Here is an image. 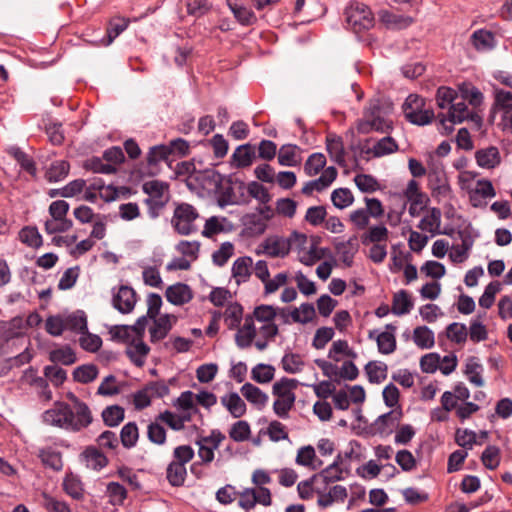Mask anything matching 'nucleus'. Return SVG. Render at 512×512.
Masks as SVG:
<instances>
[{
	"label": "nucleus",
	"mask_w": 512,
	"mask_h": 512,
	"mask_svg": "<svg viewBox=\"0 0 512 512\" xmlns=\"http://www.w3.org/2000/svg\"><path fill=\"white\" fill-rule=\"evenodd\" d=\"M393 121L388 109L383 108L379 101H373L365 110L363 118L357 124V130L361 134L371 131L386 133L392 129Z\"/></svg>",
	"instance_id": "f257e3e1"
},
{
	"label": "nucleus",
	"mask_w": 512,
	"mask_h": 512,
	"mask_svg": "<svg viewBox=\"0 0 512 512\" xmlns=\"http://www.w3.org/2000/svg\"><path fill=\"white\" fill-rule=\"evenodd\" d=\"M297 386L298 381L296 379L286 377L273 384L272 393L276 397L273 403V411L279 418L287 419L289 417V412L296 400L294 390Z\"/></svg>",
	"instance_id": "f03ea898"
},
{
	"label": "nucleus",
	"mask_w": 512,
	"mask_h": 512,
	"mask_svg": "<svg viewBox=\"0 0 512 512\" xmlns=\"http://www.w3.org/2000/svg\"><path fill=\"white\" fill-rule=\"evenodd\" d=\"M67 398L70 401V404H68L70 415L67 416L68 431L79 432L92 423L93 416L91 410L85 402L81 401L73 393H68Z\"/></svg>",
	"instance_id": "7ed1b4c3"
},
{
	"label": "nucleus",
	"mask_w": 512,
	"mask_h": 512,
	"mask_svg": "<svg viewBox=\"0 0 512 512\" xmlns=\"http://www.w3.org/2000/svg\"><path fill=\"white\" fill-rule=\"evenodd\" d=\"M347 26L355 32L370 29L374 24V15L370 8L361 2L351 1L344 11Z\"/></svg>",
	"instance_id": "20e7f679"
},
{
	"label": "nucleus",
	"mask_w": 512,
	"mask_h": 512,
	"mask_svg": "<svg viewBox=\"0 0 512 512\" xmlns=\"http://www.w3.org/2000/svg\"><path fill=\"white\" fill-rule=\"evenodd\" d=\"M198 217L199 214L192 205L182 203L175 208L171 223L178 234L187 236L197 231L195 222Z\"/></svg>",
	"instance_id": "39448f33"
},
{
	"label": "nucleus",
	"mask_w": 512,
	"mask_h": 512,
	"mask_svg": "<svg viewBox=\"0 0 512 512\" xmlns=\"http://www.w3.org/2000/svg\"><path fill=\"white\" fill-rule=\"evenodd\" d=\"M424 99L416 94H410L403 103L402 109L405 118L412 124L426 125L434 117L433 111L424 109Z\"/></svg>",
	"instance_id": "423d86ee"
},
{
	"label": "nucleus",
	"mask_w": 512,
	"mask_h": 512,
	"mask_svg": "<svg viewBox=\"0 0 512 512\" xmlns=\"http://www.w3.org/2000/svg\"><path fill=\"white\" fill-rule=\"evenodd\" d=\"M397 141L391 136H384L380 139L369 138L360 144V153L368 158H380L398 151Z\"/></svg>",
	"instance_id": "0eeeda50"
},
{
	"label": "nucleus",
	"mask_w": 512,
	"mask_h": 512,
	"mask_svg": "<svg viewBox=\"0 0 512 512\" xmlns=\"http://www.w3.org/2000/svg\"><path fill=\"white\" fill-rule=\"evenodd\" d=\"M257 255H266L271 258H284L290 252L287 237L273 235L267 237L255 250Z\"/></svg>",
	"instance_id": "6e6552de"
},
{
	"label": "nucleus",
	"mask_w": 512,
	"mask_h": 512,
	"mask_svg": "<svg viewBox=\"0 0 512 512\" xmlns=\"http://www.w3.org/2000/svg\"><path fill=\"white\" fill-rule=\"evenodd\" d=\"M470 111L471 110L468 108L465 101L451 104L448 117L444 116L443 114L438 115L440 125L442 126L444 132L446 134L451 133L454 129V124L465 121Z\"/></svg>",
	"instance_id": "1a4fd4ad"
},
{
	"label": "nucleus",
	"mask_w": 512,
	"mask_h": 512,
	"mask_svg": "<svg viewBox=\"0 0 512 512\" xmlns=\"http://www.w3.org/2000/svg\"><path fill=\"white\" fill-rule=\"evenodd\" d=\"M137 302L135 290L127 285H121L117 291L113 289L112 305L122 314L133 311Z\"/></svg>",
	"instance_id": "9d476101"
},
{
	"label": "nucleus",
	"mask_w": 512,
	"mask_h": 512,
	"mask_svg": "<svg viewBox=\"0 0 512 512\" xmlns=\"http://www.w3.org/2000/svg\"><path fill=\"white\" fill-rule=\"evenodd\" d=\"M401 418V410H391L380 415L371 426L373 433L381 437L391 435L398 428Z\"/></svg>",
	"instance_id": "9b49d317"
},
{
	"label": "nucleus",
	"mask_w": 512,
	"mask_h": 512,
	"mask_svg": "<svg viewBox=\"0 0 512 512\" xmlns=\"http://www.w3.org/2000/svg\"><path fill=\"white\" fill-rule=\"evenodd\" d=\"M496 196L495 188L488 179H479L474 189L469 191V200L473 207L478 208L486 205V199Z\"/></svg>",
	"instance_id": "f8f14e48"
},
{
	"label": "nucleus",
	"mask_w": 512,
	"mask_h": 512,
	"mask_svg": "<svg viewBox=\"0 0 512 512\" xmlns=\"http://www.w3.org/2000/svg\"><path fill=\"white\" fill-rule=\"evenodd\" d=\"M385 328L386 331L381 332L376 336V331H370L369 338L376 340L378 351L381 354L389 355L396 350V338L394 335L396 327L393 324H387Z\"/></svg>",
	"instance_id": "ddd939ff"
},
{
	"label": "nucleus",
	"mask_w": 512,
	"mask_h": 512,
	"mask_svg": "<svg viewBox=\"0 0 512 512\" xmlns=\"http://www.w3.org/2000/svg\"><path fill=\"white\" fill-rule=\"evenodd\" d=\"M337 177V170L335 167H327L321 176L315 180L308 181L302 188L301 192L304 195H311L314 191L321 192L327 189Z\"/></svg>",
	"instance_id": "4468645a"
},
{
	"label": "nucleus",
	"mask_w": 512,
	"mask_h": 512,
	"mask_svg": "<svg viewBox=\"0 0 512 512\" xmlns=\"http://www.w3.org/2000/svg\"><path fill=\"white\" fill-rule=\"evenodd\" d=\"M70 415L68 411V404L58 402L53 408L47 410L43 414V421L46 424L56 426L68 431V418Z\"/></svg>",
	"instance_id": "2eb2a0df"
},
{
	"label": "nucleus",
	"mask_w": 512,
	"mask_h": 512,
	"mask_svg": "<svg viewBox=\"0 0 512 512\" xmlns=\"http://www.w3.org/2000/svg\"><path fill=\"white\" fill-rule=\"evenodd\" d=\"M165 297L173 305L181 306L192 300L193 291L189 285L179 282L167 287Z\"/></svg>",
	"instance_id": "dca6fc26"
},
{
	"label": "nucleus",
	"mask_w": 512,
	"mask_h": 512,
	"mask_svg": "<svg viewBox=\"0 0 512 512\" xmlns=\"http://www.w3.org/2000/svg\"><path fill=\"white\" fill-rule=\"evenodd\" d=\"M476 163L484 169H494L501 163L500 151L496 146H489L476 151Z\"/></svg>",
	"instance_id": "f3484780"
},
{
	"label": "nucleus",
	"mask_w": 512,
	"mask_h": 512,
	"mask_svg": "<svg viewBox=\"0 0 512 512\" xmlns=\"http://www.w3.org/2000/svg\"><path fill=\"white\" fill-rule=\"evenodd\" d=\"M256 333L257 329L255 327L253 317L246 316L243 326L238 329L235 335V343L238 348L246 349L250 347L256 337Z\"/></svg>",
	"instance_id": "a211bd4d"
},
{
	"label": "nucleus",
	"mask_w": 512,
	"mask_h": 512,
	"mask_svg": "<svg viewBox=\"0 0 512 512\" xmlns=\"http://www.w3.org/2000/svg\"><path fill=\"white\" fill-rule=\"evenodd\" d=\"M226 4L242 26H251L257 22L255 13L240 3V0H226Z\"/></svg>",
	"instance_id": "6ab92c4d"
},
{
	"label": "nucleus",
	"mask_w": 512,
	"mask_h": 512,
	"mask_svg": "<svg viewBox=\"0 0 512 512\" xmlns=\"http://www.w3.org/2000/svg\"><path fill=\"white\" fill-rule=\"evenodd\" d=\"M326 149L330 158L342 167H347L346 153L342 138L336 135H328L326 138Z\"/></svg>",
	"instance_id": "aec40b11"
},
{
	"label": "nucleus",
	"mask_w": 512,
	"mask_h": 512,
	"mask_svg": "<svg viewBox=\"0 0 512 512\" xmlns=\"http://www.w3.org/2000/svg\"><path fill=\"white\" fill-rule=\"evenodd\" d=\"M441 210L436 207H432L428 210V213L420 220L418 228L422 231L431 233L432 235L441 234Z\"/></svg>",
	"instance_id": "412c9836"
},
{
	"label": "nucleus",
	"mask_w": 512,
	"mask_h": 512,
	"mask_svg": "<svg viewBox=\"0 0 512 512\" xmlns=\"http://www.w3.org/2000/svg\"><path fill=\"white\" fill-rule=\"evenodd\" d=\"M255 148L249 143L238 146L231 156L233 165L237 168L249 167L255 159Z\"/></svg>",
	"instance_id": "4be33fe9"
},
{
	"label": "nucleus",
	"mask_w": 512,
	"mask_h": 512,
	"mask_svg": "<svg viewBox=\"0 0 512 512\" xmlns=\"http://www.w3.org/2000/svg\"><path fill=\"white\" fill-rule=\"evenodd\" d=\"M471 43L477 51H489L496 46L495 36L485 29H478L471 35Z\"/></svg>",
	"instance_id": "5701e85b"
},
{
	"label": "nucleus",
	"mask_w": 512,
	"mask_h": 512,
	"mask_svg": "<svg viewBox=\"0 0 512 512\" xmlns=\"http://www.w3.org/2000/svg\"><path fill=\"white\" fill-rule=\"evenodd\" d=\"M300 148L297 145H282L278 152V162L282 166L294 167L301 162Z\"/></svg>",
	"instance_id": "b1692460"
},
{
	"label": "nucleus",
	"mask_w": 512,
	"mask_h": 512,
	"mask_svg": "<svg viewBox=\"0 0 512 512\" xmlns=\"http://www.w3.org/2000/svg\"><path fill=\"white\" fill-rule=\"evenodd\" d=\"M150 348L142 341L141 338L130 343L126 349V354L133 364L137 367H142L145 363L146 357Z\"/></svg>",
	"instance_id": "393cba45"
},
{
	"label": "nucleus",
	"mask_w": 512,
	"mask_h": 512,
	"mask_svg": "<svg viewBox=\"0 0 512 512\" xmlns=\"http://www.w3.org/2000/svg\"><path fill=\"white\" fill-rule=\"evenodd\" d=\"M253 260L249 256L237 258L232 265V276L237 284L248 281L251 275Z\"/></svg>",
	"instance_id": "a878e982"
},
{
	"label": "nucleus",
	"mask_w": 512,
	"mask_h": 512,
	"mask_svg": "<svg viewBox=\"0 0 512 512\" xmlns=\"http://www.w3.org/2000/svg\"><path fill=\"white\" fill-rule=\"evenodd\" d=\"M220 401L234 418H240L246 413V404L236 392L222 396Z\"/></svg>",
	"instance_id": "bb28decb"
},
{
	"label": "nucleus",
	"mask_w": 512,
	"mask_h": 512,
	"mask_svg": "<svg viewBox=\"0 0 512 512\" xmlns=\"http://www.w3.org/2000/svg\"><path fill=\"white\" fill-rule=\"evenodd\" d=\"M240 391L248 402L257 406L259 409L263 408L268 402V395L251 383H245Z\"/></svg>",
	"instance_id": "cd10ccee"
},
{
	"label": "nucleus",
	"mask_w": 512,
	"mask_h": 512,
	"mask_svg": "<svg viewBox=\"0 0 512 512\" xmlns=\"http://www.w3.org/2000/svg\"><path fill=\"white\" fill-rule=\"evenodd\" d=\"M295 461L298 465L308 467L312 470L319 469L323 464V462L316 457L315 449L310 445L301 447L298 450Z\"/></svg>",
	"instance_id": "c85d7f7f"
},
{
	"label": "nucleus",
	"mask_w": 512,
	"mask_h": 512,
	"mask_svg": "<svg viewBox=\"0 0 512 512\" xmlns=\"http://www.w3.org/2000/svg\"><path fill=\"white\" fill-rule=\"evenodd\" d=\"M70 170L69 162L65 160H57L51 163L45 172V178L50 183L60 182L64 180Z\"/></svg>",
	"instance_id": "c756f323"
},
{
	"label": "nucleus",
	"mask_w": 512,
	"mask_h": 512,
	"mask_svg": "<svg viewBox=\"0 0 512 512\" xmlns=\"http://www.w3.org/2000/svg\"><path fill=\"white\" fill-rule=\"evenodd\" d=\"M413 308V302L405 290H400L395 293L392 301L391 312L397 316H402L410 313Z\"/></svg>",
	"instance_id": "7c9ffc66"
},
{
	"label": "nucleus",
	"mask_w": 512,
	"mask_h": 512,
	"mask_svg": "<svg viewBox=\"0 0 512 512\" xmlns=\"http://www.w3.org/2000/svg\"><path fill=\"white\" fill-rule=\"evenodd\" d=\"M281 366L286 373H300L305 366L303 357L298 353L285 352L281 359Z\"/></svg>",
	"instance_id": "2f4dec72"
},
{
	"label": "nucleus",
	"mask_w": 512,
	"mask_h": 512,
	"mask_svg": "<svg viewBox=\"0 0 512 512\" xmlns=\"http://www.w3.org/2000/svg\"><path fill=\"white\" fill-rule=\"evenodd\" d=\"M154 325L150 328L151 342H157L164 339L171 329L170 316L168 314L155 318Z\"/></svg>",
	"instance_id": "473e14b6"
},
{
	"label": "nucleus",
	"mask_w": 512,
	"mask_h": 512,
	"mask_svg": "<svg viewBox=\"0 0 512 512\" xmlns=\"http://www.w3.org/2000/svg\"><path fill=\"white\" fill-rule=\"evenodd\" d=\"M64 321L66 330L79 334L87 332V317L84 311L77 310L65 317Z\"/></svg>",
	"instance_id": "72a5a7b5"
},
{
	"label": "nucleus",
	"mask_w": 512,
	"mask_h": 512,
	"mask_svg": "<svg viewBox=\"0 0 512 512\" xmlns=\"http://www.w3.org/2000/svg\"><path fill=\"white\" fill-rule=\"evenodd\" d=\"M186 476V466L182 463L172 461L166 469V478L174 487L182 486L185 482Z\"/></svg>",
	"instance_id": "f704fd0d"
},
{
	"label": "nucleus",
	"mask_w": 512,
	"mask_h": 512,
	"mask_svg": "<svg viewBox=\"0 0 512 512\" xmlns=\"http://www.w3.org/2000/svg\"><path fill=\"white\" fill-rule=\"evenodd\" d=\"M413 341L421 349H430L435 343L434 333L427 326H418L413 331Z\"/></svg>",
	"instance_id": "c9c22d12"
},
{
	"label": "nucleus",
	"mask_w": 512,
	"mask_h": 512,
	"mask_svg": "<svg viewBox=\"0 0 512 512\" xmlns=\"http://www.w3.org/2000/svg\"><path fill=\"white\" fill-rule=\"evenodd\" d=\"M157 421L167 424L171 429L180 431L184 428L185 422L190 421L189 415H177L171 411H164L156 417Z\"/></svg>",
	"instance_id": "e433bc0d"
},
{
	"label": "nucleus",
	"mask_w": 512,
	"mask_h": 512,
	"mask_svg": "<svg viewBox=\"0 0 512 512\" xmlns=\"http://www.w3.org/2000/svg\"><path fill=\"white\" fill-rule=\"evenodd\" d=\"M31 359H32V355L29 352L28 348H26L23 352H21L20 354H18L15 357L2 359L1 360L0 377L8 374V372L13 367H20V366L30 362Z\"/></svg>",
	"instance_id": "4c0bfd02"
},
{
	"label": "nucleus",
	"mask_w": 512,
	"mask_h": 512,
	"mask_svg": "<svg viewBox=\"0 0 512 512\" xmlns=\"http://www.w3.org/2000/svg\"><path fill=\"white\" fill-rule=\"evenodd\" d=\"M381 20L388 27L393 29H404L414 22L413 18L410 16L394 14L388 11H383L381 13Z\"/></svg>",
	"instance_id": "58836bf2"
},
{
	"label": "nucleus",
	"mask_w": 512,
	"mask_h": 512,
	"mask_svg": "<svg viewBox=\"0 0 512 512\" xmlns=\"http://www.w3.org/2000/svg\"><path fill=\"white\" fill-rule=\"evenodd\" d=\"M128 27V20L125 18H113L107 27L106 39L102 40L105 46L110 45Z\"/></svg>",
	"instance_id": "ea45409f"
},
{
	"label": "nucleus",
	"mask_w": 512,
	"mask_h": 512,
	"mask_svg": "<svg viewBox=\"0 0 512 512\" xmlns=\"http://www.w3.org/2000/svg\"><path fill=\"white\" fill-rule=\"evenodd\" d=\"M494 103L493 108L500 112L512 108V92L493 85Z\"/></svg>",
	"instance_id": "a19ab883"
},
{
	"label": "nucleus",
	"mask_w": 512,
	"mask_h": 512,
	"mask_svg": "<svg viewBox=\"0 0 512 512\" xmlns=\"http://www.w3.org/2000/svg\"><path fill=\"white\" fill-rule=\"evenodd\" d=\"M455 442L464 449H472L474 445H482V441H478L477 433L467 428L456 430Z\"/></svg>",
	"instance_id": "79ce46f5"
},
{
	"label": "nucleus",
	"mask_w": 512,
	"mask_h": 512,
	"mask_svg": "<svg viewBox=\"0 0 512 512\" xmlns=\"http://www.w3.org/2000/svg\"><path fill=\"white\" fill-rule=\"evenodd\" d=\"M482 365L479 363L478 358L470 357L467 359L465 366V374L467 375L469 381L475 384L478 387L484 385V381L481 375Z\"/></svg>",
	"instance_id": "37998d69"
},
{
	"label": "nucleus",
	"mask_w": 512,
	"mask_h": 512,
	"mask_svg": "<svg viewBox=\"0 0 512 512\" xmlns=\"http://www.w3.org/2000/svg\"><path fill=\"white\" fill-rule=\"evenodd\" d=\"M49 359L53 363H61L63 365H72L77 360L75 352L69 346L50 351Z\"/></svg>",
	"instance_id": "c03bdc74"
},
{
	"label": "nucleus",
	"mask_w": 512,
	"mask_h": 512,
	"mask_svg": "<svg viewBox=\"0 0 512 512\" xmlns=\"http://www.w3.org/2000/svg\"><path fill=\"white\" fill-rule=\"evenodd\" d=\"M84 168L94 173H101L106 175L114 174L117 171V168L112 164H108L103 159V157H92L90 159H87L84 163Z\"/></svg>",
	"instance_id": "a18cd8bd"
},
{
	"label": "nucleus",
	"mask_w": 512,
	"mask_h": 512,
	"mask_svg": "<svg viewBox=\"0 0 512 512\" xmlns=\"http://www.w3.org/2000/svg\"><path fill=\"white\" fill-rule=\"evenodd\" d=\"M340 354L353 359L357 357L356 352L349 347V344L346 340L334 341L330 347L328 357L335 362H339L341 360L339 357Z\"/></svg>",
	"instance_id": "49530a36"
},
{
	"label": "nucleus",
	"mask_w": 512,
	"mask_h": 512,
	"mask_svg": "<svg viewBox=\"0 0 512 512\" xmlns=\"http://www.w3.org/2000/svg\"><path fill=\"white\" fill-rule=\"evenodd\" d=\"M64 491L73 499L80 500L83 498V487L80 479L73 475H67L63 481Z\"/></svg>",
	"instance_id": "de8ad7c7"
},
{
	"label": "nucleus",
	"mask_w": 512,
	"mask_h": 512,
	"mask_svg": "<svg viewBox=\"0 0 512 512\" xmlns=\"http://www.w3.org/2000/svg\"><path fill=\"white\" fill-rule=\"evenodd\" d=\"M315 314L316 311L313 304L303 303L299 308H295L291 312V318L296 323L306 324L314 319Z\"/></svg>",
	"instance_id": "09e8293b"
},
{
	"label": "nucleus",
	"mask_w": 512,
	"mask_h": 512,
	"mask_svg": "<svg viewBox=\"0 0 512 512\" xmlns=\"http://www.w3.org/2000/svg\"><path fill=\"white\" fill-rule=\"evenodd\" d=\"M138 437V427L134 422H129L122 427L120 432V439L124 447H134L137 443Z\"/></svg>",
	"instance_id": "8fccbe9b"
},
{
	"label": "nucleus",
	"mask_w": 512,
	"mask_h": 512,
	"mask_svg": "<svg viewBox=\"0 0 512 512\" xmlns=\"http://www.w3.org/2000/svg\"><path fill=\"white\" fill-rule=\"evenodd\" d=\"M250 435V425L244 420L235 422L229 430V437L235 442L247 441L250 438Z\"/></svg>",
	"instance_id": "3c124183"
},
{
	"label": "nucleus",
	"mask_w": 512,
	"mask_h": 512,
	"mask_svg": "<svg viewBox=\"0 0 512 512\" xmlns=\"http://www.w3.org/2000/svg\"><path fill=\"white\" fill-rule=\"evenodd\" d=\"M326 165V158L322 153L311 154L304 164V171L308 176L317 175Z\"/></svg>",
	"instance_id": "603ef678"
},
{
	"label": "nucleus",
	"mask_w": 512,
	"mask_h": 512,
	"mask_svg": "<svg viewBox=\"0 0 512 512\" xmlns=\"http://www.w3.org/2000/svg\"><path fill=\"white\" fill-rule=\"evenodd\" d=\"M98 375V369L93 364H87L77 367L73 371V378L75 381L80 383H90L96 379Z\"/></svg>",
	"instance_id": "864d4df0"
},
{
	"label": "nucleus",
	"mask_w": 512,
	"mask_h": 512,
	"mask_svg": "<svg viewBox=\"0 0 512 512\" xmlns=\"http://www.w3.org/2000/svg\"><path fill=\"white\" fill-rule=\"evenodd\" d=\"M500 449L494 445H488L482 452L481 461L489 470H495L500 464Z\"/></svg>",
	"instance_id": "5fc2aeb1"
},
{
	"label": "nucleus",
	"mask_w": 512,
	"mask_h": 512,
	"mask_svg": "<svg viewBox=\"0 0 512 512\" xmlns=\"http://www.w3.org/2000/svg\"><path fill=\"white\" fill-rule=\"evenodd\" d=\"M275 369L269 364H257L252 368V379L258 383H269L274 378Z\"/></svg>",
	"instance_id": "6e6d98bb"
},
{
	"label": "nucleus",
	"mask_w": 512,
	"mask_h": 512,
	"mask_svg": "<svg viewBox=\"0 0 512 512\" xmlns=\"http://www.w3.org/2000/svg\"><path fill=\"white\" fill-rule=\"evenodd\" d=\"M243 315V308L238 303L230 304L224 311V321L229 329L239 326Z\"/></svg>",
	"instance_id": "4d7b16f0"
},
{
	"label": "nucleus",
	"mask_w": 512,
	"mask_h": 512,
	"mask_svg": "<svg viewBox=\"0 0 512 512\" xmlns=\"http://www.w3.org/2000/svg\"><path fill=\"white\" fill-rule=\"evenodd\" d=\"M365 370L371 383H381L387 377V365L384 363L369 362Z\"/></svg>",
	"instance_id": "13d9d810"
},
{
	"label": "nucleus",
	"mask_w": 512,
	"mask_h": 512,
	"mask_svg": "<svg viewBox=\"0 0 512 512\" xmlns=\"http://www.w3.org/2000/svg\"><path fill=\"white\" fill-rule=\"evenodd\" d=\"M39 457L42 463L52 468L55 471H59L63 467L61 453L52 449H43L40 451Z\"/></svg>",
	"instance_id": "bf43d9fd"
},
{
	"label": "nucleus",
	"mask_w": 512,
	"mask_h": 512,
	"mask_svg": "<svg viewBox=\"0 0 512 512\" xmlns=\"http://www.w3.org/2000/svg\"><path fill=\"white\" fill-rule=\"evenodd\" d=\"M428 181L433 194L446 196L449 193L450 187L443 174L429 173Z\"/></svg>",
	"instance_id": "052dcab7"
},
{
	"label": "nucleus",
	"mask_w": 512,
	"mask_h": 512,
	"mask_svg": "<svg viewBox=\"0 0 512 512\" xmlns=\"http://www.w3.org/2000/svg\"><path fill=\"white\" fill-rule=\"evenodd\" d=\"M102 418L107 426H117L124 419V409L118 405L108 406L102 411Z\"/></svg>",
	"instance_id": "680f3d73"
},
{
	"label": "nucleus",
	"mask_w": 512,
	"mask_h": 512,
	"mask_svg": "<svg viewBox=\"0 0 512 512\" xmlns=\"http://www.w3.org/2000/svg\"><path fill=\"white\" fill-rule=\"evenodd\" d=\"M83 454L86 459L87 466L93 469H102L107 465L106 456L94 447H88Z\"/></svg>",
	"instance_id": "e2e57ef3"
},
{
	"label": "nucleus",
	"mask_w": 512,
	"mask_h": 512,
	"mask_svg": "<svg viewBox=\"0 0 512 512\" xmlns=\"http://www.w3.org/2000/svg\"><path fill=\"white\" fill-rule=\"evenodd\" d=\"M212 8L209 0H186L187 13L195 18L206 15Z\"/></svg>",
	"instance_id": "0e129e2a"
},
{
	"label": "nucleus",
	"mask_w": 512,
	"mask_h": 512,
	"mask_svg": "<svg viewBox=\"0 0 512 512\" xmlns=\"http://www.w3.org/2000/svg\"><path fill=\"white\" fill-rule=\"evenodd\" d=\"M331 201L335 207L344 209L353 203L354 197L348 188H338L332 192Z\"/></svg>",
	"instance_id": "69168bd1"
},
{
	"label": "nucleus",
	"mask_w": 512,
	"mask_h": 512,
	"mask_svg": "<svg viewBox=\"0 0 512 512\" xmlns=\"http://www.w3.org/2000/svg\"><path fill=\"white\" fill-rule=\"evenodd\" d=\"M253 321L257 320L262 324L272 323L277 317V309L271 305H260L255 307L253 314Z\"/></svg>",
	"instance_id": "338daca9"
},
{
	"label": "nucleus",
	"mask_w": 512,
	"mask_h": 512,
	"mask_svg": "<svg viewBox=\"0 0 512 512\" xmlns=\"http://www.w3.org/2000/svg\"><path fill=\"white\" fill-rule=\"evenodd\" d=\"M20 240L32 248H38L42 245V236L36 227H24L19 233Z\"/></svg>",
	"instance_id": "774afa93"
}]
</instances>
